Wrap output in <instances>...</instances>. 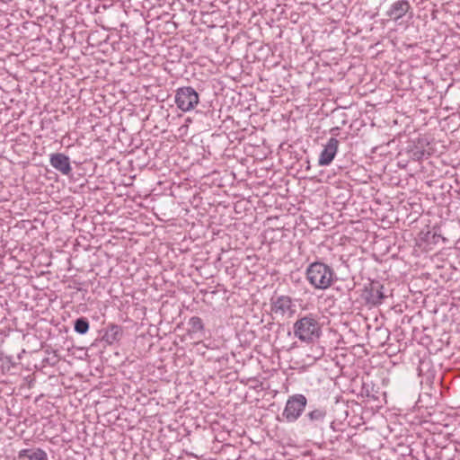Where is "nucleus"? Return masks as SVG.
<instances>
[{
	"label": "nucleus",
	"instance_id": "obj_12",
	"mask_svg": "<svg viewBox=\"0 0 460 460\" xmlns=\"http://www.w3.org/2000/svg\"><path fill=\"white\" fill-rule=\"evenodd\" d=\"M89 330V323L86 318L80 317L75 322V331L80 334H85Z\"/></svg>",
	"mask_w": 460,
	"mask_h": 460
},
{
	"label": "nucleus",
	"instance_id": "obj_3",
	"mask_svg": "<svg viewBox=\"0 0 460 460\" xmlns=\"http://www.w3.org/2000/svg\"><path fill=\"white\" fill-rule=\"evenodd\" d=\"M307 404V399L304 394H296L288 397L282 417L288 422L296 421L304 412Z\"/></svg>",
	"mask_w": 460,
	"mask_h": 460
},
{
	"label": "nucleus",
	"instance_id": "obj_2",
	"mask_svg": "<svg viewBox=\"0 0 460 460\" xmlns=\"http://www.w3.org/2000/svg\"><path fill=\"white\" fill-rule=\"evenodd\" d=\"M305 276L310 285L320 290L329 288L335 281L333 269L321 261L310 263L306 269Z\"/></svg>",
	"mask_w": 460,
	"mask_h": 460
},
{
	"label": "nucleus",
	"instance_id": "obj_11",
	"mask_svg": "<svg viewBox=\"0 0 460 460\" xmlns=\"http://www.w3.org/2000/svg\"><path fill=\"white\" fill-rule=\"evenodd\" d=\"M325 417L326 411L323 408L312 410L305 415V419L314 424L323 422Z\"/></svg>",
	"mask_w": 460,
	"mask_h": 460
},
{
	"label": "nucleus",
	"instance_id": "obj_5",
	"mask_svg": "<svg viewBox=\"0 0 460 460\" xmlns=\"http://www.w3.org/2000/svg\"><path fill=\"white\" fill-rule=\"evenodd\" d=\"M271 312L281 317H292L296 313V305L288 296H279L271 299Z\"/></svg>",
	"mask_w": 460,
	"mask_h": 460
},
{
	"label": "nucleus",
	"instance_id": "obj_14",
	"mask_svg": "<svg viewBox=\"0 0 460 460\" xmlns=\"http://www.w3.org/2000/svg\"><path fill=\"white\" fill-rule=\"evenodd\" d=\"M9 362L4 358H0V373L4 374L9 370Z\"/></svg>",
	"mask_w": 460,
	"mask_h": 460
},
{
	"label": "nucleus",
	"instance_id": "obj_6",
	"mask_svg": "<svg viewBox=\"0 0 460 460\" xmlns=\"http://www.w3.org/2000/svg\"><path fill=\"white\" fill-rule=\"evenodd\" d=\"M339 148V140L331 137L320 154L318 164L320 166L329 165L334 159Z\"/></svg>",
	"mask_w": 460,
	"mask_h": 460
},
{
	"label": "nucleus",
	"instance_id": "obj_7",
	"mask_svg": "<svg viewBox=\"0 0 460 460\" xmlns=\"http://www.w3.org/2000/svg\"><path fill=\"white\" fill-rule=\"evenodd\" d=\"M49 163L53 168L64 175H68L72 171L69 157L62 153L51 154Z\"/></svg>",
	"mask_w": 460,
	"mask_h": 460
},
{
	"label": "nucleus",
	"instance_id": "obj_1",
	"mask_svg": "<svg viewBox=\"0 0 460 460\" xmlns=\"http://www.w3.org/2000/svg\"><path fill=\"white\" fill-rule=\"evenodd\" d=\"M294 336L301 342L310 344L322 335L320 318L315 314H307L299 317L293 324Z\"/></svg>",
	"mask_w": 460,
	"mask_h": 460
},
{
	"label": "nucleus",
	"instance_id": "obj_8",
	"mask_svg": "<svg viewBox=\"0 0 460 460\" xmlns=\"http://www.w3.org/2000/svg\"><path fill=\"white\" fill-rule=\"evenodd\" d=\"M411 9V4L409 1L407 0H399L394 2L390 9L387 11V15L394 20L397 21L403 17L406 13Z\"/></svg>",
	"mask_w": 460,
	"mask_h": 460
},
{
	"label": "nucleus",
	"instance_id": "obj_9",
	"mask_svg": "<svg viewBox=\"0 0 460 460\" xmlns=\"http://www.w3.org/2000/svg\"><path fill=\"white\" fill-rule=\"evenodd\" d=\"M20 460H48L47 453L40 448H26L18 454Z\"/></svg>",
	"mask_w": 460,
	"mask_h": 460
},
{
	"label": "nucleus",
	"instance_id": "obj_4",
	"mask_svg": "<svg viewBox=\"0 0 460 460\" xmlns=\"http://www.w3.org/2000/svg\"><path fill=\"white\" fill-rule=\"evenodd\" d=\"M198 93L190 86L181 87L175 93V103L181 111H190L199 104Z\"/></svg>",
	"mask_w": 460,
	"mask_h": 460
},
{
	"label": "nucleus",
	"instance_id": "obj_10",
	"mask_svg": "<svg viewBox=\"0 0 460 460\" xmlns=\"http://www.w3.org/2000/svg\"><path fill=\"white\" fill-rule=\"evenodd\" d=\"M383 286L379 283H373L368 290L367 301L372 305H380L385 299V296L384 295Z\"/></svg>",
	"mask_w": 460,
	"mask_h": 460
},
{
	"label": "nucleus",
	"instance_id": "obj_15",
	"mask_svg": "<svg viewBox=\"0 0 460 460\" xmlns=\"http://www.w3.org/2000/svg\"><path fill=\"white\" fill-rule=\"evenodd\" d=\"M322 355H323V352L320 351L319 355L314 357V359L315 360V359L319 358Z\"/></svg>",
	"mask_w": 460,
	"mask_h": 460
},
{
	"label": "nucleus",
	"instance_id": "obj_13",
	"mask_svg": "<svg viewBox=\"0 0 460 460\" xmlns=\"http://www.w3.org/2000/svg\"><path fill=\"white\" fill-rule=\"evenodd\" d=\"M189 324L193 332H199L204 328L202 320L198 316L191 317L190 319Z\"/></svg>",
	"mask_w": 460,
	"mask_h": 460
}]
</instances>
